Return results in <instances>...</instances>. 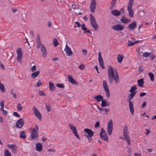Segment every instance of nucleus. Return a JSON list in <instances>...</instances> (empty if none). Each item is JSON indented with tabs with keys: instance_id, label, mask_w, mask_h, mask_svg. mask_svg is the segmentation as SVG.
Segmentation results:
<instances>
[{
	"instance_id": "29",
	"label": "nucleus",
	"mask_w": 156,
	"mask_h": 156,
	"mask_svg": "<svg viewBox=\"0 0 156 156\" xmlns=\"http://www.w3.org/2000/svg\"><path fill=\"white\" fill-rule=\"evenodd\" d=\"M39 71H38L35 72H33L31 74V77L32 78L34 79L39 75Z\"/></svg>"
},
{
	"instance_id": "46",
	"label": "nucleus",
	"mask_w": 156,
	"mask_h": 156,
	"mask_svg": "<svg viewBox=\"0 0 156 156\" xmlns=\"http://www.w3.org/2000/svg\"><path fill=\"white\" fill-rule=\"evenodd\" d=\"M5 105V101H2L0 102V105L1 107V109L4 108Z\"/></svg>"
},
{
	"instance_id": "3",
	"label": "nucleus",
	"mask_w": 156,
	"mask_h": 156,
	"mask_svg": "<svg viewBox=\"0 0 156 156\" xmlns=\"http://www.w3.org/2000/svg\"><path fill=\"white\" fill-rule=\"evenodd\" d=\"M129 134V133L128 131V127L126 126L123 129V134L128 144L129 145H130V142Z\"/></svg>"
},
{
	"instance_id": "1",
	"label": "nucleus",
	"mask_w": 156,
	"mask_h": 156,
	"mask_svg": "<svg viewBox=\"0 0 156 156\" xmlns=\"http://www.w3.org/2000/svg\"><path fill=\"white\" fill-rule=\"evenodd\" d=\"M107 74L110 84L112 83L113 80L116 83L118 84L119 83V78L117 71L115 69H113L111 66H109L108 67Z\"/></svg>"
},
{
	"instance_id": "26",
	"label": "nucleus",
	"mask_w": 156,
	"mask_h": 156,
	"mask_svg": "<svg viewBox=\"0 0 156 156\" xmlns=\"http://www.w3.org/2000/svg\"><path fill=\"white\" fill-rule=\"evenodd\" d=\"M122 23H127L130 22L131 20L129 19H126L124 17H122L121 19Z\"/></svg>"
},
{
	"instance_id": "6",
	"label": "nucleus",
	"mask_w": 156,
	"mask_h": 156,
	"mask_svg": "<svg viewBox=\"0 0 156 156\" xmlns=\"http://www.w3.org/2000/svg\"><path fill=\"white\" fill-rule=\"evenodd\" d=\"M133 3V0H129V2L128 5L127 6V9L129 13V16L131 17H132L133 16V11L132 9Z\"/></svg>"
},
{
	"instance_id": "2",
	"label": "nucleus",
	"mask_w": 156,
	"mask_h": 156,
	"mask_svg": "<svg viewBox=\"0 0 156 156\" xmlns=\"http://www.w3.org/2000/svg\"><path fill=\"white\" fill-rule=\"evenodd\" d=\"M136 94L134 93H130L128 96V100L127 101H129V109L130 112L132 115H133L134 108L133 103L131 101V100L133 99L134 96Z\"/></svg>"
},
{
	"instance_id": "64",
	"label": "nucleus",
	"mask_w": 156,
	"mask_h": 156,
	"mask_svg": "<svg viewBox=\"0 0 156 156\" xmlns=\"http://www.w3.org/2000/svg\"><path fill=\"white\" fill-rule=\"evenodd\" d=\"M134 156H141V154H138L136 153H135L134 154Z\"/></svg>"
},
{
	"instance_id": "45",
	"label": "nucleus",
	"mask_w": 156,
	"mask_h": 156,
	"mask_svg": "<svg viewBox=\"0 0 156 156\" xmlns=\"http://www.w3.org/2000/svg\"><path fill=\"white\" fill-rule=\"evenodd\" d=\"M151 55V53L148 52H145L143 53V56L145 57H147L149 55Z\"/></svg>"
},
{
	"instance_id": "57",
	"label": "nucleus",
	"mask_w": 156,
	"mask_h": 156,
	"mask_svg": "<svg viewBox=\"0 0 156 156\" xmlns=\"http://www.w3.org/2000/svg\"><path fill=\"white\" fill-rule=\"evenodd\" d=\"M146 94V93L145 92L141 93L140 94V97H143V96H144V95H145Z\"/></svg>"
},
{
	"instance_id": "27",
	"label": "nucleus",
	"mask_w": 156,
	"mask_h": 156,
	"mask_svg": "<svg viewBox=\"0 0 156 156\" xmlns=\"http://www.w3.org/2000/svg\"><path fill=\"white\" fill-rule=\"evenodd\" d=\"M138 85L139 87H143L144 84L143 78H141L137 81Z\"/></svg>"
},
{
	"instance_id": "22",
	"label": "nucleus",
	"mask_w": 156,
	"mask_h": 156,
	"mask_svg": "<svg viewBox=\"0 0 156 156\" xmlns=\"http://www.w3.org/2000/svg\"><path fill=\"white\" fill-rule=\"evenodd\" d=\"M36 41L37 42V48H39L40 46H41L42 45L41 44V42L40 40L39 36L38 35L37 36Z\"/></svg>"
},
{
	"instance_id": "56",
	"label": "nucleus",
	"mask_w": 156,
	"mask_h": 156,
	"mask_svg": "<svg viewBox=\"0 0 156 156\" xmlns=\"http://www.w3.org/2000/svg\"><path fill=\"white\" fill-rule=\"evenodd\" d=\"M1 110L2 111V113L4 114L5 115H6L7 114V111L5 110L4 109V108H2V109H1Z\"/></svg>"
},
{
	"instance_id": "20",
	"label": "nucleus",
	"mask_w": 156,
	"mask_h": 156,
	"mask_svg": "<svg viewBox=\"0 0 156 156\" xmlns=\"http://www.w3.org/2000/svg\"><path fill=\"white\" fill-rule=\"evenodd\" d=\"M8 147L12 150V151L13 153H15L17 149V147L15 144H8Z\"/></svg>"
},
{
	"instance_id": "43",
	"label": "nucleus",
	"mask_w": 156,
	"mask_h": 156,
	"mask_svg": "<svg viewBox=\"0 0 156 156\" xmlns=\"http://www.w3.org/2000/svg\"><path fill=\"white\" fill-rule=\"evenodd\" d=\"M53 44L55 46H57L58 44L57 40L55 38H54L53 41Z\"/></svg>"
},
{
	"instance_id": "5",
	"label": "nucleus",
	"mask_w": 156,
	"mask_h": 156,
	"mask_svg": "<svg viewBox=\"0 0 156 156\" xmlns=\"http://www.w3.org/2000/svg\"><path fill=\"white\" fill-rule=\"evenodd\" d=\"M38 130V126L37 125H35L34 128L32 129L31 132L30 138L31 140L36 139L38 138V134L37 132Z\"/></svg>"
},
{
	"instance_id": "24",
	"label": "nucleus",
	"mask_w": 156,
	"mask_h": 156,
	"mask_svg": "<svg viewBox=\"0 0 156 156\" xmlns=\"http://www.w3.org/2000/svg\"><path fill=\"white\" fill-rule=\"evenodd\" d=\"M109 105V103L107 101L105 100H103L101 101V106L102 107L108 106Z\"/></svg>"
},
{
	"instance_id": "52",
	"label": "nucleus",
	"mask_w": 156,
	"mask_h": 156,
	"mask_svg": "<svg viewBox=\"0 0 156 156\" xmlns=\"http://www.w3.org/2000/svg\"><path fill=\"white\" fill-rule=\"evenodd\" d=\"M100 127V123L98 122H97L95 125V128H98Z\"/></svg>"
},
{
	"instance_id": "15",
	"label": "nucleus",
	"mask_w": 156,
	"mask_h": 156,
	"mask_svg": "<svg viewBox=\"0 0 156 156\" xmlns=\"http://www.w3.org/2000/svg\"><path fill=\"white\" fill-rule=\"evenodd\" d=\"M32 110L35 116H37L39 119L41 120V115L37 109L34 106L32 108Z\"/></svg>"
},
{
	"instance_id": "53",
	"label": "nucleus",
	"mask_w": 156,
	"mask_h": 156,
	"mask_svg": "<svg viewBox=\"0 0 156 156\" xmlns=\"http://www.w3.org/2000/svg\"><path fill=\"white\" fill-rule=\"evenodd\" d=\"M13 115L14 116L20 117V115L17 112H14L13 113Z\"/></svg>"
},
{
	"instance_id": "60",
	"label": "nucleus",
	"mask_w": 156,
	"mask_h": 156,
	"mask_svg": "<svg viewBox=\"0 0 156 156\" xmlns=\"http://www.w3.org/2000/svg\"><path fill=\"white\" fill-rule=\"evenodd\" d=\"M85 33H87V32H88V33H90V34H91V32H90V31L88 29H86V30H85Z\"/></svg>"
},
{
	"instance_id": "63",
	"label": "nucleus",
	"mask_w": 156,
	"mask_h": 156,
	"mask_svg": "<svg viewBox=\"0 0 156 156\" xmlns=\"http://www.w3.org/2000/svg\"><path fill=\"white\" fill-rule=\"evenodd\" d=\"M119 11L120 12V13H124V8H121L120 9V11Z\"/></svg>"
},
{
	"instance_id": "51",
	"label": "nucleus",
	"mask_w": 156,
	"mask_h": 156,
	"mask_svg": "<svg viewBox=\"0 0 156 156\" xmlns=\"http://www.w3.org/2000/svg\"><path fill=\"white\" fill-rule=\"evenodd\" d=\"M142 49V48H139L137 51V52L138 53V55H140L141 53L143 52Z\"/></svg>"
},
{
	"instance_id": "44",
	"label": "nucleus",
	"mask_w": 156,
	"mask_h": 156,
	"mask_svg": "<svg viewBox=\"0 0 156 156\" xmlns=\"http://www.w3.org/2000/svg\"><path fill=\"white\" fill-rule=\"evenodd\" d=\"M56 86L60 88H64V86L63 84L59 83L56 84Z\"/></svg>"
},
{
	"instance_id": "37",
	"label": "nucleus",
	"mask_w": 156,
	"mask_h": 156,
	"mask_svg": "<svg viewBox=\"0 0 156 156\" xmlns=\"http://www.w3.org/2000/svg\"><path fill=\"white\" fill-rule=\"evenodd\" d=\"M148 74L150 77L151 80L152 81H153L154 80V76L153 73H148Z\"/></svg>"
},
{
	"instance_id": "35",
	"label": "nucleus",
	"mask_w": 156,
	"mask_h": 156,
	"mask_svg": "<svg viewBox=\"0 0 156 156\" xmlns=\"http://www.w3.org/2000/svg\"><path fill=\"white\" fill-rule=\"evenodd\" d=\"M4 156H11V154L9 152L8 150L6 149L5 150Z\"/></svg>"
},
{
	"instance_id": "17",
	"label": "nucleus",
	"mask_w": 156,
	"mask_h": 156,
	"mask_svg": "<svg viewBox=\"0 0 156 156\" xmlns=\"http://www.w3.org/2000/svg\"><path fill=\"white\" fill-rule=\"evenodd\" d=\"M64 51L66 54L68 56H70L72 54L73 52L71 51L70 48L67 45V44L66 45Z\"/></svg>"
},
{
	"instance_id": "34",
	"label": "nucleus",
	"mask_w": 156,
	"mask_h": 156,
	"mask_svg": "<svg viewBox=\"0 0 156 156\" xmlns=\"http://www.w3.org/2000/svg\"><path fill=\"white\" fill-rule=\"evenodd\" d=\"M16 53L17 55H23V53L21 48H20L17 49Z\"/></svg>"
},
{
	"instance_id": "38",
	"label": "nucleus",
	"mask_w": 156,
	"mask_h": 156,
	"mask_svg": "<svg viewBox=\"0 0 156 156\" xmlns=\"http://www.w3.org/2000/svg\"><path fill=\"white\" fill-rule=\"evenodd\" d=\"M0 89L1 90L4 92L5 91V88L4 85L0 82Z\"/></svg>"
},
{
	"instance_id": "19",
	"label": "nucleus",
	"mask_w": 156,
	"mask_h": 156,
	"mask_svg": "<svg viewBox=\"0 0 156 156\" xmlns=\"http://www.w3.org/2000/svg\"><path fill=\"white\" fill-rule=\"evenodd\" d=\"M136 22L135 21L129 24L128 27L130 30H133L136 27Z\"/></svg>"
},
{
	"instance_id": "54",
	"label": "nucleus",
	"mask_w": 156,
	"mask_h": 156,
	"mask_svg": "<svg viewBox=\"0 0 156 156\" xmlns=\"http://www.w3.org/2000/svg\"><path fill=\"white\" fill-rule=\"evenodd\" d=\"M82 52L84 54V55L85 56L87 55V51L86 49H83L82 51Z\"/></svg>"
},
{
	"instance_id": "48",
	"label": "nucleus",
	"mask_w": 156,
	"mask_h": 156,
	"mask_svg": "<svg viewBox=\"0 0 156 156\" xmlns=\"http://www.w3.org/2000/svg\"><path fill=\"white\" fill-rule=\"evenodd\" d=\"M39 95L40 96H44L45 95V94L44 92L42 91L39 90Z\"/></svg>"
},
{
	"instance_id": "8",
	"label": "nucleus",
	"mask_w": 156,
	"mask_h": 156,
	"mask_svg": "<svg viewBox=\"0 0 156 156\" xmlns=\"http://www.w3.org/2000/svg\"><path fill=\"white\" fill-rule=\"evenodd\" d=\"M100 136L103 140L107 141H108V138L106 133L103 128H101V129Z\"/></svg>"
},
{
	"instance_id": "33",
	"label": "nucleus",
	"mask_w": 156,
	"mask_h": 156,
	"mask_svg": "<svg viewBox=\"0 0 156 156\" xmlns=\"http://www.w3.org/2000/svg\"><path fill=\"white\" fill-rule=\"evenodd\" d=\"M20 137L23 139H25L26 138V136L25 131H23L20 132Z\"/></svg>"
},
{
	"instance_id": "25",
	"label": "nucleus",
	"mask_w": 156,
	"mask_h": 156,
	"mask_svg": "<svg viewBox=\"0 0 156 156\" xmlns=\"http://www.w3.org/2000/svg\"><path fill=\"white\" fill-rule=\"evenodd\" d=\"M94 98L96 99L98 102H100L103 99V97L101 95H98L94 97Z\"/></svg>"
},
{
	"instance_id": "31",
	"label": "nucleus",
	"mask_w": 156,
	"mask_h": 156,
	"mask_svg": "<svg viewBox=\"0 0 156 156\" xmlns=\"http://www.w3.org/2000/svg\"><path fill=\"white\" fill-rule=\"evenodd\" d=\"M42 148V144L40 143H38L36 145V150L39 151H41Z\"/></svg>"
},
{
	"instance_id": "28",
	"label": "nucleus",
	"mask_w": 156,
	"mask_h": 156,
	"mask_svg": "<svg viewBox=\"0 0 156 156\" xmlns=\"http://www.w3.org/2000/svg\"><path fill=\"white\" fill-rule=\"evenodd\" d=\"M136 87L135 85L131 87V89L129 90V92L131 93H134V94H136L137 91H136Z\"/></svg>"
},
{
	"instance_id": "42",
	"label": "nucleus",
	"mask_w": 156,
	"mask_h": 156,
	"mask_svg": "<svg viewBox=\"0 0 156 156\" xmlns=\"http://www.w3.org/2000/svg\"><path fill=\"white\" fill-rule=\"evenodd\" d=\"M17 108L18 111H20L22 109V107L20 103H18L17 106Z\"/></svg>"
},
{
	"instance_id": "40",
	"label": "nucleus",
	"mask_w": 156,
	"mask_h": 156,
	"mask_svg": "<svg viewBox=\"0 0 156 156\" xmlns=\"http://www.w3.org/2000/svg\"><path fill=\"white\" fill-rule=\"evenodd\" d=\"M51 107L50 105H47L46 103H45V108L48 112H49L51 111Z\"/></svg>"
},
{
	"instance_id": "62",
	"label": "nucleus",
	"mask_w": 156,
	"mask_h": 156,
	"mask_svg": "<svg viewBox=\"0 0 156 156\" xmlns=\"http://www.w3.org/2000/svg\"><path fill=\"white\" fill-rule=\"evenodd\" d=\"M146 135H148V134H149L150 133V131L149 129H146Z\"/></svg>"
},
{
	"instance_id": "18",
	"label": "nucleus",
	"mask_w": 156,
	"mask_h": 156,
	"mask_svg": "<svg viewBox=\"0 0 156 156\" xmlns=\"http://www.w3.org/2000/svg\"><path fill=\"white\" fill-rule=\"evenodd\" d=\"M42 53V56L43 58H45L47 55V51L46 47L44 45H42L41 48Z\"/></svg>"
},
{
	"instance_id": "49",
	"label": "nucleus",
	"mask_w": 156,
	"mask_h": 156,
	"mask_svg": "<svg viewBox=\"0 0 156 156\" xmlns=\"http://www.w3.org/2000/svg\"><path fill=\"white\" fill-rule=\"evenodd\" d=\"M36 70V67L35 66H33L31 69V70L32 72H34Z\"/></svg>"
},
{
	"instance_id": "32",
	"label": "nucleus",
	"mask_w": 156,
	"mask_h": 156,
	"mask_svg": "<svg viewBox=\"0 0 156 156\" xmlns=\"http://www.w3.org/2000/svg\"><path fill=\"white\" fill-rule=\"evenodd\" d=\"M124 56L121 54H119L117 56V60L119 63H121L123 59Z\"/></svg>"
},
{
	"instance_id": "23",
	"label": "nucleus",
	"mask_w": 156,
	"mask_h": 156,
	"mask_svg": "<svg viewBox=\"0 0 156 156\" xmlns=\"http://www.w3.org/2000/svg\"><path fill=\"white\" fill-rule=\"evenodd\" d=\"M111 14L115 16H118L120 15V11L117 10H114L111 11Z\"/></svg>"
},
{
	"instance_id": "11",
	"label": "nucleus",
	"mask_w": 156,
	"mask_h": 156,
	"mask_svg": "<svg viewBox=\"0 0 156 156\" xmlns=\"http://www.w3.org/2000/svg\"><path fill=\"white\" fill-rule=\"evenodd\" d=\"M84 131L85 133L87 134V135H85L86 137H91L94 136V133L90 129H85Z\"/></svg>"
},
{
	"instance_id": "30",
	"label": "nucleus",
	"mask_w": 156,
	"mask_h": 156,
	"mask_svg": "<svg viewBox=\"0 0 156 156\" xmlns=\"http://www.w3.org/2000/svg\"><path fill=\"white\" fill-rule=\"evenodd\" d=\"M139 41H134L133 39H132L130 40H129V44L128 45V46H129L130 45H133L135 43L138 42Z\"/></svg>"
},
{
	"instance_id": "21",
	"label": "nucleus",
	"mask_w": 156,
	"mask_h": 156,
	"mask_svg": "<svg viewBox=\"0 0 156 156\" xmlns=\"http://www.w3.org/2000/svg\"><path fill=\"white\" fill-rule=\"evenodd\" d=\"M68 78L69 81L72 83L73 84H77V82L73 78L72 76L70 75L68 76Z\"/></svg>"
},
{
	"instance_id": "36",
	"label": "nucleus",
	"mask_w": 156,
	"mask_h": 156,
	"mask_svg": "<svg viewBox=\"0 0 156 156\" xmlns=\"http://www.w3.org/2000/svg\"><path fill=\"white\" fill-rule=\"evenodd\" d=\"M22 57L23 55H17L16 60L18 62H21Z\"/></svg>"
},
{
	"instance_id": "7",
	"label": "nucleus",
	"mask_w": 156,
	"mask_h": 156,
	"mask_svg": "<svg viewBox=\"0 0 156 156\" xmlns=\"http://www.w3.org/2000/svg\"><path fill=\"white\" fill-rule=\"evenodd\" d=\"M113 123L112 120L110 119L108 122L107 129V132L108 135L110 136L113 130Z\"/></svg>"
},
{
	"instance_id": "61",
	"label": "nucleus",
	"mask_w": 156,
	"mask_h": 156,
	"mask_svg": "<svg viewBox=\"0 0 156 156\" xmlns=\"http://www.w3.org/2000/svg\"><path fill=\"white\" fill-rule=\"evenodd\" d=\"M0 66L1 68L3 69H5L4 66V65L2 64V63L0 64Z\"/></svg>"
},
{
	"instance_id": "39",
	"label": "nucleus",
	"mask_w": 156,
	"mask_h": 156,
	"mask_svg": "<svg viewBox=\"0 0 156 156\" xmlns=\"http://www.w3.org/2000/svg\"><path fill=\"white\" fill-rule=\"evenodd\" d=\"M49 88L52 90L54 87V85L53 83L50 82L49 83Z\"/></svg>"
},
{
	"instance_id": "55",
	"label": "nucleus",
	"mask_w": 156,
	"mask_h": 156,
	"mask_svg": "<svg viewBox=\"0 0 156 156\" xmlns=\"http://www.w3.org/2000/svg\"><path fill=\"white\" fill-rule=\"evenodd\" d=\"M41 81L39 80H38V81L37 82V86L38 87H39V86H40L41 85Z\"/></svg>"
},
{
	"instance_id": "50",
	"label": "nucleus",
	"mask_w": 156,
	"mask_h": 156,
	"mask_svg": "<svg viewBox=\"0 0 156 156\" xmlns=\"http://www.w3.org/2000/svg\"><path fill=\"white\" fill-rule=\"evenodd\" d=\"M81 29H82L84 30V32L85 33V30H86V28L85 27V25L83 23L81 25Z\"/></svg>"
},
{
	"instance_id": "13",
	"label": "nucleus",
	"mask_w": 156,
	"mask_h": 156,
	"mask_svg": "<svg viewBox=\"0 0 156 156\" xmlns=\"http://www.w3.org/2000/svg\"><path fill=\"white\" fill-rule=\"evenodd\" d=\"M96 4L95 0H91L90 8V11L92 12L93 13L95 12Z\"/></svg>"
},
{
	"instance_id": "12",
	"label": "nucleus",
	"mask_w": 156,
	"mask_h": 156,
	"mask_svg": "<svg viewBox=\"0 0 156 156\" xmlns=\"http://www.w3.org/2000/svg\"><path fill=\"white\" fill-rule=\"evenodd\" d=\"M124 28V27L123 26L121 25L120 24H117L114 25L112 27V29L116 31H121Z\"/></svg>"
},
{
	"instance_id": "41",
	"label": "nucleus",
	"mask_w": 156,
	"mask_h": 156,
	"mask_svg": "<svg viewBox=\"0 0 156 156\" xmlns=\"http://www.w3.org/2000/svg\"><path fill=\"white\" fill-rule=\"evenodd\" d=\"M116 2V0H112L111 2V6L110 8L111 9H113L114 6Z\"/></svg>"
},
{
	"instance_id": "47",
	"label": "nucleus",
	"mask_w": 156,
	"mask_h": 156,
	"mask_svg": "<svg viewBox=\"0 0 156 156\" xmlns=\"http://www.w3.org/2000/svg\"><path fill=\"white\" fill-rule=\"evenodd\" d=\"M85 66L83 64H81L79 66V68L81 70H83L85 68Z\"/></svg>"
},
{
	"instance_id": "14",
	"label": "nucleus",
	"mask_w": 156,
	"mask_h": 156,
	"mask_svg": "<svg viewBox=\"0 0 156 156\" xmlns=\"http://www.w3.org/2000/svg\"><path fill=\"white\" fill-rule=\"evenodd\" d=\"M98 56L99 64L101 67L102 69H104L105 68L104 62H103V58L101 56V52H99Z\"/></svg>"
},
{
	"instance_id": "10",
	"label": "nucleus",
	"mask_w": 156,
	"mask_h": 156,
	"mask_svg": "<svg viewBox=\"0 0 156 156\" xmlns=\"http://www.w3.org/2000/svg\"><path fill=\"white\" fill-rule=\"evenodd\" d=\"M69 126L71 130L72 131L73 133L76 138L79 139H80V137L77 133V132L76 127L72 124H69Z\"/></svg>"
},
{
	"instance_id": "16",
	"label": "nucleus",
	"mask_w": 156,
	"mask_h": 156,
	"mask_svg": "<svg viewBox=\"0 0 156 156\" xmlns=\"http://www.w3.org/2000/svg\"><path fill=\"white\" fill-rule=\"evenodd\" d=\"M24 124L23 120L21 118L19 119L16 122V126L18 128H20L23 126Z\"/></svg>"
},
{
	"instance_id": "4",
	"label": "nucleus",
	"mask_w": 156,
	"mask_h": 156,
	"mask_svg": "<svg viewBox=\"0 0 156 156\" xmlns=\"http://www.w3.org/2000/svg\"><path fill=\"white\" fill-rule=\"evenodd\" d=\"M90 24L92 27L95 30H97L98 28V25L97 23L95 18L92 14H90Z\"/></svg>"
},
{
	"instance_id": "59",
	"label": "nucleus",
	"mask_w": 156,
	"mask_h": 156,
	"mask_svg": "<svg viewBox=\"0 0 156 156\" xmlns=\"http://www.w3.org/2000/svg\"><path fill=\"white\" fill-rule=\"evenodd\" d=\"M146 105V102H144L142 105V108H144L145 107Z\"/></svg>"
},
{
	"instance_id": "9",
	"label": "nucleus",
	"mask_w": 156,
	"mask_h": 156,
	"mask_svg": "<svg viewBox=\"0 0 156 156\" xmlns=\"http://www.w3.org/2000/svg\"><path fill=\"white\" fill-rule=\"evenodd\" d=\"M103 87L104 88L105 91V92L107 97L109 98L110 97V94L108 89V87L107 85V83L106 81L103 80Z\"/></svg>"
},
{
	"instance_id": "58",
	"label": "nucleus",
	"mask_w": 156,
	"mask_h": 156,
	"mask_svg": "<svg viewBox=\"0 0 156 156\" xmlns=\"http://www.w3.org/2000/svg\"><path fill=\"white\" fill-rule=\"evenodd\" d=\"M75 23L78 27H79L81 26V24L79 22L76 21Z\"/></svg>"
}]
</instances>
